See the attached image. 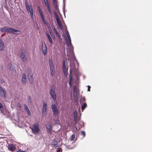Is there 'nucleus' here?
Wrapping results in <instances>:
<instances>
[{
    "label": "nucleus",
    "instance_id": "f257e3e1",
    "mask_svg": "<svg viewBox=\"0 0 152 152\" xmlns=\"http://www.w3.org/2000/svg\"><path fill=\"white\" fill-rule=\"evenodd\" d=\"M0 31L1 32H6L8 33H11L15 34H20L21 32L20 30L13 28H9L7 26H4L0 28Z\"/></svg>",
    "mask_w": 152,
    "mask_h": 152
},
{
    "label": "nucleus",
    "instance_id": "f03ea898",
    "mask_svg": "<svg viewBox=\"0 0 152 152\" xmlns=\"http://www.w3.org/2000/svg\"><path fill=\"white\" fill-rule=\"evenodd\" d=\"M49 94L54 100L55 101L56 99V96L55 93V87L54 86H52L50 90Z\"/></svg>",
    "mask_w": 152,
    "mask_h": 152
},
{
    "label": "nucleus",
    "instance_id": "7ed1b4c3",
    "mask_svg": "<svg viewBox=\"0 0 152 152\" xmlns=\"http://www.w3.org/2000/svg\"><path fill=\"white\" fill-rule=\"evenodd\" d=\"M32 131V133L34 134H36L39 133V124L37 123L34 124L31 128L30 127Z\"/></svg>",
    "mask_w": 152,
    "mask_h": 152
},
{
    "label": "nucleus",
    "instance_id": "20e7f679",
    "mask_svg": "<svg viewBox=\"0 0 152 152\" xmlns=\"http://www.w3.org/2000/svg\"><path fill=\"white\" fill-rule=\"evenodd\" d=\"M51 108L53 112V115L55 117H58L60 113V112L55 104H53L51 106Z\"/></svg>",
    "mask_w": 152,
    "mask_h": 152
},
{
    "label": "nucleus",
    "instance_id": "39448f33",
    "mask_svg": "<svg viewBox=\"0 0 152 152\" xmlns=\"http://www.w3.org/2000/svg\"><path fill=\"white\" fill-rule=\"evenodd\" d=\"M27 76L30 83L32 84L33 82V74L30 69H28L27 70Z\"/></svg>",
    "mask_w": 152,
    "mask_h": 152
},
{
    "label": "nucleus",
    "instance_id": "423d86ee",
    "mask_svg": "<svg viewBox=\"0 0 152 152\" xmlns=\"http://www.w3.org/2000/svg\"><path fill=\"white\" fill-rule=\"evenodd\" d=\"M54 13L55 15V16L56 17V19L57 23L58 25L59 26V28H60V29L61 30H62L63 28V27L62 26V25L61 23L60 20V19H59L58 16L56 12H54Z\"/></svg>",
    "mask_w": 152,
    "mask_h": 152
},
{
    "label": "nucleus",
    "instance_id": "0eeeda50",
    "mask_svg": "<svg viewBox=\"0 0 152 152\" xmlns=\"http://www.w3.org/2000/svg\"><path fill=\"white\" fill-rule=\"evenodd\" d=\"M7 96L6 90L2 88L1 86H0V96L1 97L6 98Z\"/></svg>",
    "mask_w": 152,
    "mask_h": 152
},
{
    "label": "nucleus",
    "instance_id": "6e6552de",
    "mask_svg": "<svg viewBox=\"0 0 152 152\" xmlns=\"http://www.w3.org/2000/svg\"><path fill=\"white\" fill-rule=\"evenodd\" d=\"M73 93L75 97H77L79 95V89L76 86H74L73 87Z\"/></svg>",
    "mask_w": 152,
    "mask_h": 152
},
{
    "label": "nucleus",
    "instance_id": "1a4fd4ad",
    "mask_svg": "<svg viewBox=\"0 0 152 152\" xmlns=\"http://www.w3.org/2000/svg\"><path fill=\"white\" fill-rule=\"evenodd\" d=\"M63 70L65 77H66L67 76L68 72V68H66L65 66V61L63 60Z\"/></svg>",
    "mask_w": 152,
    "mask_h": 152
},
{
    "label": "nucleus",
    "instance_id": "9d476101",
    "mask_svg": "<svg viewBox=\"0 0 152 152\" xmlns=\"http://www.w3.org/2000/svg\"><path fill=\"white\" fill-rule=\"evenodd\" d=\"M42 50L43 53L44 55H46L47 53V49L45 42L42 43Z\"/></svg>",
    "mask_w": 152,
    "mask_h": 152
},
{
    "label": "nucleus",
    "instance_id": "9b49d317",
    "mask_svg": "<svg viewBox=\"0 0 152 152\" xmlns=\"http://www.w3.org/2000/svg\"><path fill=\"white\" fill-rule=\"evenodd\" d=\"M20 56L23 61H27V58L23 51L20 52Z\"/></svg>",
    "mask_w": 152,
    "mask_h": 152
},
{
    "label": "nucleus",
    "instance_id": "f8f14e48",
    "mask_svg": "<svg viewBox=\"0 0 152 152\" xmlns=\"http://www.w3.org/2000/svg\"><path fill=\"white\" fill-rule=\"evenodd\" d=\"M47 104L46 102H44L42 108V113L43 114H46L47 112Z\"/></svg>",
    "mask_w": 152,
    "mask_h": 152
},
{
    "label": "nucleus",
    "instance_id": "ddd939ff",
    "mask_svg": "<svg viewBox=\"0 0 152 152\" xmlns=\"http://www.w3.org/2000/svg\"><path fill=\"white\" fill-rule=\"evenodd\" d=\"M15 145L13 144H10L8 145V149L12 151H14L15 150Z\"/></svg>",
    "mask_w": 152,
    "mask_h": 152
},
{
    "label": "nucleus",
    "instance_id": "4468645a",
    "mask_svg": "<svg viewBox=\"0 0 152 152\" xmlns=\"http://www.w3.org/2000/svg\"><path fill=\"white\" fill-rule=\"evenodd\" d=\"M25 4L27 10L28 12H30V11H31V9H33L32 6L31 5H28L27 2L26 1H25Z\"/></svg>",
    "mask_w": 152,
    "mask_h": 152
},
{
    "label": "nucleus",
    "instance_id": "2eb2a0df",
    "mask_svg": "<svg viewBox=\"0 0 152 152\" xmlns=\"http://www.w3.org/2000/svg\"><path fill=\"white\" fill-rule=\"evenodd\" d=\"M52 148H56L58 147V142L56 141H54L51 145Z\"/></svg>",
    "mask_w": 152,
    "mask_h": 152
},
{
    "label": "nucleus",
    "instance_id": "dca6fc26",
    "mask_svg": "<svg viewBox=\"0 0 152 152\" xmlns=\"http://www.w3.org/2000/svg\"><path fill=\"white\" fill-rule=\"evenodd\" d=\"M66 42V43L68 47H71L72 46V44L71 42V39H65Z\"/></svg>",
    "mask_w": 152,
    "mask_h": 152
},
{
    "label": "nucleus",
    "instance_id": "f3484780",
    "mask_svg": "<svg viewBox=\"0 0 152 152\" xmlns=\"http://www.w3.org/2000/svg\"><path fill=\"white\" fill-rule=\"evenodd\" d=\"M69 78L70 80L69 82V84L70 87H71L72 86V69H70L69 70Z\"/></svg>",
    "mask_w": 152,
    "mask_h": 152
},
{
    "label": "nucleus",
    "instance_id": "a211bd4d",
    "mask_svg": "<svg viewBox=\"0 0 152 152\" xmlns=\"http://www.w3.org/2000/svg\"><path fill=\"white\" fill-rule=\"evenodd\" d=\"M4 49V45L3 41L0 39V50H3Z\"/></svg>",
    "mask_w": 152,
    "mask_h": 152
},
{
    "label": "nucleus",
    "instance_id": "6ab92c4d",
    "mask_svg": "<svg viewBox=\"0 0 152 152\" xmlns=\"http://www.w3.org/2000/svg\"><path fill=\"white\" fill-rule=\"evenodd\" d=\"M49 65L50 68H54L53 61L51 58L49 59Z\"/></svg>",
    "mask_w": 152,
    "mask_h": 152
},
{
    "label": "nucleus",
    "instance_id": "aec40b11",
    "mask_svg": "<svg viewBox=\"0 0 152 152\" xmlns=\"http://www.w3.org/2000/svg\"><path fill=\"white\" fill-rule=\"evenodd\" d=\"M26 80L27 79L26 78V75L25 74H23L22 75V81L23 82V83L25 84Z\"/></svg>",
    "mask_w": 152,
    "mask_h": 152
},
{
    "label": "nucleus",
    "instance_id": "412c9836",
    "mask_svg": "<svg viewBox=\"0 0 152 152\" xmlns=\"http://www.w3.org/2000/svg\"><path fill=\"white\" fill-rule=\"evenodd\" d=\"M50 73L52 76L53 77L55 76V71L54 68H50Z\"/></svg>",
    "mask_w": 152,
    "mask_h": 152
},
{
    "label": "nucleus",
    "instance_id": "4be33fe9",
    "mask_svg": "<svg viewBox=\"0 0 152 152\" xmlns=\"http://www.w3.org/2000/svg\"><path fill=\"white\" fill-rule=\"evenodd\" d=\"M46 128L48 130L50 133H51L52 132V129L51 127V126L50 124H48L46 126Z\"/></svg>",
    "mask_w": 152,
    "mask_h": 152
},
{
    "label": "nucleus",
    "instance_id": "5701e85b",
    "mask_svg": "<svg viewBox=\"0 0 152 152\" xmlns=\"http://www.w3.org/2000/svg\"><path fill=\"white\" fill-rule=\"evenodd\" d=\"M24 108L26 111L27 112L28 115H29L30 114V112L29 110V109L27 106V105L26 104L24 105Z\"/></svg>",
    "mask_w": 152,
    "mask_h": 152
},
{
    "label": "nucleus",
    "instance_id": "b1692460",
    "mask_svg": "<svg viewBox=\"0 0 152 152\" xmlns=\"http://www.w3.org/2000/svg\"><path fill=\"white\" fill-rule=\"evenodd\" d=\"M87 106V104L86 103H84L81 107V109L83 111L84 109Z\"/></svg>",
    "mask_w": 152,
    "mask_h": 152
},
{
    "label": "nucleus",
    "instance_id": "393cba45",
    "mask_svg": "<svg viewBox=\"0 0 152 152\" xmlns=\"http://www.w3.org/2000/svg\"><path fill=\"white\" fill-rule=\"evenodd\" d=\"M54 30L56 34L57 35L58 37V38H61L60 35L57 31L55 28H54Z\"/></svg>",
    "mask_w": 152,
    "mask_h": 152
},
{
    "label": "nucleus",
    "instance_id": "a878e982",
    "mask_svg": "<svg viewBox=\"0 0 152 152\" xmlns=\"http://www.w3.org/2000/svg\"><path fill=\"white\" fill-rule=\"evenodd\" d=\"M75 136L74 134H72L70 137V139L71 141H73L75 138Z\"/></svg>",
    "mask_w": 152,
    "mask_h": 152
},
{
    "label": "nucleus",
    "instance_id": "bb28decb",
    "mask_svg": "<svg viewBox=\"0 0 152 152\" xmlns=\"http://www.w3.org/2000/svg\"><path fill=\"white\" fill-rule=\"evenodd\" d=\"M31 11H30V15L31 17L32 18H33V9H31Z\"/></svg>",
    "mask_w": 152,
    "mask_h": 152
},
{
    "label": "nucleus",
    "instance_id": "cd10ccee",
    "mask_svg": "<svg viewBox=\"0 0 152 152\" xmlns=\"http://www.w3.org/2000/svg\"><path fill=\"white\" fill-rule=\"evenodd\" d=\"M44 1H45V4L47 7L50 6L49 4L48 3V0H44Z\"/></svg>",
    "mask_w": 152,
    "mask_h": 152
},
{
    "label": "nucleus",
    "instance_id": "c85d7f7f",
    "mask_svg": "<svg viewBox=\"0 0 152 152\" xmlns=\"http://www.w3.org/2000/svg\"><path fill=\"white\" fill-rule=\"evenodd\" d=\"M66 35L67 37V38H71L69 33L67 30L66 31Z\"/></svg>",
    "mask_w": 152,
    "mask_h": 152
},
{
    "label": "nucleus",
    "instance_id": "c756f323",
    "mask_svg": "<svg viewBox=\"0 0 152 152\" xmlns=\"http://www.w3.org/2000/svg\"><path fill=\"white\" fill-rule=\"evenodd\" d=\"M81 134L83 135V137H84L86 136V133L84 131H82L81 132Z\"/></svg>",
    "mask_w": 152,
    "mask_h": 152
},
{
    "label": "nucleus",
    "instance_id": "7c9ffc66",
    "mask_svg": "<svg viewBox=\"0 0 152 152\" xmlns=\"http://www.w3.org/2000/svg\"><path fill=\"white\" fill-rule=\"evenodd\" d=\"M48 30H49V31L51 34V36H52V37L53 38V37L52 35V30H51V28H49V29H48Z\"/></svg>",
    "mask_w": 152,
    "mask_h": 152
},
{
    "label": "nucleus",
    "instance_id": "2f4dec72",
    "mask_svg": "<svg viewBox=\"0 0 152 152\" xmlns=\"http://www.w3.org/2000/svg\"><path fill=\"white\" fill-rule=\"evenodd\" d=\"M9 69L11 70H13L14 69V67L13 66L11 65L10 66Z\"/></svg>",
    "mask_w": 152,
    "mask_h": 152
},
{
    "label": "nucleus",
    "instance_id": "473e14b6",
    "mask_svg": "<svg viewBox=\"0 0 152 152\" xmlns=\"http://www.w3.org/2000/svg\"><path fill=\"white\" fill-rule=\"evenodd\" d=\"M74 118H77V113L76 112H74Z\"/></svg>",
    "mask_w": 152,
    "mask_h": 152
},
{
    "label": "nucleus",
    "instance_id": "72a5a7b5",
    "mask_svg": "<svg viewBox=\"0 0 152 152\" xmlns=\"http://www.w3.org/2000/svg\"><path fill=\"white\" fill-rule=\"evenodd\" d=\"M28 102L31 103V98L30 96H29L28 98Z\"/></svg>",
    "mask_w": 152,
    "mask_h": 152
},
{
    "label": "nucleus",
    "instance_id": "f704fd0d",
    "mask_svg": "<svg viewBox=\"0 0 152 152\" xmlns=\"http://www.w3.org/2000/svg\"><path fill=\"white\" fill-rule=\"evenodd\" d=\"M16 105H17V107H21L20 104L19 103H18V102L16 104Z\"/></svg>",
    "mask_w": 152,
    "mask_h": 152
},
{
    "label": "nucleus",
    "instance_id": "c9c22d12",
    "mask_svg": "<svg viewBox=\"0 0 152 152\" xmlns=\"http://www.w3.org/2000/svg\"><path fill=\"white\" fill-rule=\"evenodd\" d=\"M77 117L74 118V120L76 124H77L78 123V122L77 121Z\"/></svg>",
    "mask_w": 152,
    "mask_h": 152
},
{
    "label": "nucleus",
    "instance_id": "e433bc0d",
    "mask_svg": "<svg viewBox=\"0 0 152 152\" xmlns=\"http://www.w3.org/2000/svg\"><path fill=\"white\" fill-rule=\"evenodd\" d=\"M47 8H48V10L49 11V13L50 14H51V11L50 10V6L47 7Z\"/></svg>",
    "mask_w": 152,
    "mask_h": 152
},
{
    "label": "nucleus",
    "instance_id": "4c0bfd02",
    "mask_svg": "<svg viewBox=\"0 0 152 152\" xmlns=\"http://www.w3.org/2000/svg\"><path fill=\"white\" fill-rule=\"evenodd\" d=\"M41 18L42 19V20L43 21V22H45V18H44V16H42V17H41Z\"/></svg>",
    "mask_w": 152,
    "mask_h": 152
},
{
    "label": "nucleus",
    "instance_id": "58836bf2",
    "mask_svg": "<svg viewBox=\"0 0 152 152\" xmlns=\"http://www.w3.org/2000/svg\"><path fill=\"white\" fill-rule=\"evenodd\" d=\"M49 42L51 44L53 43V40L52 39H48Z\"/></svg>",
    "mask_w": 152,
    "mask_h": 152
},
{
    "label": "nucleus",
    "instance_id": "ea45409f",
    "mask_svg": "<svg viewBox=\"0 0 152 152\" xmlns=\"http://www.w3.org/2000/svg\"><path fill=\"white\" fill-rule=\"evenodd\" d=\"M88 91H90L91 86H88Z\"/></svg>",
    "mask_w": 152,
    "mask_h": 152
},
{
    "label": "nucleus",
    "instance_id": "a19ab883",
    "mask_svg": "<svg viewBox=\"0 0 152 152\" xmlns=\"http://www.w3.org/2000/svg\"><path fill=\"white\" fill-rule=\"evenodd\" d=\"M46 34L48 36V38H51L49 34L46 33Z\"/></svg>",
    "mask_w": 152,
    "mask_h": 152
},
{
    "label": "nucleus",
    "instance_id": "79ce46f5",
    "mask_svg": "<svg viewBox=\"0 0 152 152\" xmlns=\"http://www.w3.org/2000/svg\"><path fill=\"white\" fill-rule=\"evenodd\" d=\"M53 0V2L54 4H57V3L56 1V0Z\"/></svg>",
    "mask_w": 152,
    "mask_h": 152
},
{
    "label": "nucleus",
    "instance_id": "37998d69",
    "mask_svg": "<svg viewBox=\"0 0 152 152\" xmlns=\"http://www.w3.org/2000/svg\"><path fill=\"white\" fill-rule=\"evenodd\" d=\"M47 27H48V29H49V28H50V25L49 24V23H48L47 24Z\"/></svg>",
    "mask_w": 152,
    "mask_h": 152
},
{
    "label": "nucleus",
    "instance_id": "c03bdc74",
    "mask_svg": "<svg viewBox=\"0 0 152 152\" xmlns=\"http://www.w3.org/2000/svg\"><path fill=\"white\" fill-rule=\"evenodd\" d=\"M3 107V105L1 103H0V108H2Z\"/></svg>",
    "mask_w": 152,
    "mask_h": 152
},
{
    "label": "nucleus",
    "instance_id": "a18cd8bd",
    "mask_svg": "<svg viewBox=\"0 0 152 152\" xmlns=\"http://www.w3.org/2000/svg\"><path fill=\"white\" fill-rule=\"evenodd\" d=\"M18 152H25V151H22L21 150H19L18 151Z\"/></svg>",
    "mask_w": 152,
    "mask_h": 152
},
{
    "label": "nucleus",
    "instance_id": "49530a36",
    "mask_svg": "<svg viewBox=\"0 0 152 152\" xmlns=\"http://www.w3.org/2000/svg\"><path fill=\"white\" fill-rule=\"evenodd\" d=\"M61 150V148H60L59 149H58L57 151V152H60Z\"/></svg>",
    "mask_w": 152,
    "mask_h": 152
},
{
    "label": "nucleus",
    "instance_id": "de8ad7c7",
    "mask_svg": "<svg viewBox=\"0 0 152 152\" xmlns=\"http://www.w3.org/2000/svg\"><path fill=\"white\" fill-rule=\"evenodd\" d=\"M55 8L56 9H57V4H55Z\"/></svg>",
    "mask_w": 152,
    "mask_h": 152
},
{
    "label": "nucleus",
    "instance_id": "09e8293b",
    "mask_svg": "<svg viewBox=\"0 0 152 152\" xmlns=\"http://www.w3.org/2000/svg\"><path fill=\"white\" fill-rule=\"evenodd\" d=\"M43 23L47 26V24L48 23L46 22L45 21V22H43Z\"/></svg>",
    "mask_w": 152,
    "mask_h": 152
},
{
    "label": "nucleus",
    "instance_id": "8fccbe9b",
    "mask_svg": "<svg viewBox=\"0 0 152 152\" xmlns=\"http://www.w3.org/2000/svg\"><path fill=\"white\" fill-rule=\"evenodd\" d=\"M40 15H41V17H43L44 16L43 15V14L42 13H41L40 14Z\"/></svg>",
    "mask_w": 152,
    "mask_h": 152
},
{
    "label": "nucleus",
    "instance_id": "3c124183",
    "mask_svg": "<svg viewBox=\"0 0 152 152\" xmlns=\"http://www.w3.org/2000/svg\"><path fill=\"white\" fill-rule=\"evenodd\" d=\"M39 13L40 14L41 13H42V11L41 10H39Z\"/></svg>",
    "mask_w": 152,
    "mask_h": 152
},
{
    "label": "nucleus",
    "instance_id": "603ef678",
    "mask_svg": "<svg viewBox=\"0 0 152 152\" xmlns=\"http://www.w3.org/2000/svg\"><path fill=\"white\" fill-rule=\"evenodd\" d=\"M38 10L39 11V10H41L40 7H38Z\"/></svg>",
    "mask_w": 152,
    "mask_h": 152
},
{
    "label": "nucleus",
    "instance_id": "864d4df0",
    "mask_svg": "<svg viewBox=\"0 0 152 152\" xmlns=\"http://www.w3.org/2000/svg\"><path fill=\"white\" fill-rule=\"evenodd\" d=\"M83 99L84 100V101H85V99L84 98H83Z\"/></svg>",
    "mask_w": 152,
    "mask_h": 152
},
{
    "label": "nucleus",
    "instance_id": "5fc2aeb1",
    "mask_svg": "<svg viewBox=\"0 0 152 152\" xmlns=\"http://www.w3.org/2000/svg\"><path fill=\"white\" fill-rule=\"evenodd\" d=\"M65 38H66V37H65Z\"/></svg>",
    "mask_w": 152,
    "mask_h": 152
}]
</instances>
